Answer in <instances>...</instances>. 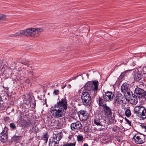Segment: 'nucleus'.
Segmentation results:
<instances>
[{
  "label": "nucleus",
  "instance_id": "obj_16",
  "mask_svg": "<svg viewBox=\"0 0 146 146\" xmlns=\"http://www.w3.org/2000/svg\"><path fill=\"white\" fill-rule=\"evenodd\" d=\"M104 121V120L102 119V118L101 119H100L99 118H98L96 117L94 120V124L98 126H102L103 125V123Z\"/></svg>",
  "mask_w": 146,
  "mask_h": 146
},
{
  "label": "nucleus",
  "instance_id": "obj_33",
  "mask_svg": "<svg viewBox=\"0 0 146 146\" xmlns=\"http://www.w3.org/2000/svg\"><path fill=\"white\" fill-rule=\"evenodd\" d=\"M53 93L55 95H57L58 94L59 91L58 90H54Z\"/></svg>",
  "mask_w": 146,
  "mask_h": 146
},
{
  "label": "nucleus",
  "instance_id": "obj_5",
  "mask_svg": "<svg viewBox=\"0 0 146 146\" xmlns=\"http://www.w3.org/2000/svg\"><path fill=\"white\" fill-rule=\"evenodd\" d=\"M67 103L66 97L62 99L58 102L54 106L55 108H59L66 111L67 108Z\"/></svg>",
  "mask_w": 146,
  "mask_h": 146
},
{
  "label": "nucleus",
  "instance_id": "obj_50",
  "mask_svg": "<svg viewBox=\"0 0 146 146\" xmlns=\"http://www.w3.org/2000/svg\"><path fill=\"white\" fill-rule=\"evenodd\" d=\"M145 68H146V66H145Z\"/></svg>",
  "mask_w": 146,
  "mask_h": 146
},
{
  "label": "nucleus",
  "instance_id": "obj_29",
  "mask_svg": "<svg viewBox=\"0 0 146 146\" xmlns=\"http://www.w3.org/2000/svg\"><path fill=\"white\" fill-rule=\"evenodd\" d=\"M9 126L10 127L13 129H15L16 127L15 123H10Z\"/></svg>",
  "mask_w": 146,
  "mask_h": 146
},
{
  "label": "nucleus",
  "instance_id": "obj_1",
  "mask_svg": "<svg viewBox=\"0 0 146 146\" xmlns=\"http://www.w3.org/2000/svg\"><path fill=\"white\" fill-rule=\"evenodd\" d=\"M134 113L142 120L146 118V109L141 106H135L134 108Z\"/></svg>",
  "mask_w": 146,
  "mask_h": 146
},
{
  "label": "nucleus",
  "instance_id": "obj_9",
  "mask_svg": "<svg viewBox=\"0 0 146 146\" xmlns=\"http://www.w3.org/2000/svg\"><path fill=\"white\" fill-rule=\"evenodd\" d=\"M7 128L5 127L3 130L0 133V140L3 143H4L7 140L8 137L7 134Z\"/></svg>",
  "mask_w": 146,
  "mask_h": 146
},
{
  "label": "nucleus",
  "instance_id": "obj_14",
  "mask_svg": "<svg viewBox=\"0 0 146 146\" xmlns=\"http://www.w3.org/2000/svg\"><path fill=\"white\" fill-rule=\"evenodd\" d=\"M134 73L133 75L135 80L138 81L141 79V74L139 72L138 69L137 68L132 69Z\"/></svg>",
  "mask_w": 146,
  "mask_h": 146
},
{
  "label": "nucleus",
  "instance_id": "obj_20",
  "mask_svg": "<svg viewBox=\"0 0 146 146\" xmlns=\"http://www.w3.org/2000/svg\"><path fill=\"white\" fill-rule=\"evenodd\" d=\"M98 101V104L99 106H102V107L103 108L104 105L106 104H104V101L103 99L100 97L99 98Z\"/></svg>",
  "mask_w": 146,
  "mask_h": 146
},
{
  "label": "nucleus",
  "instance_id": "obj_7",
  "mask_svg": "<svg viewBox=\"0 0 146 146\" xmlns=\"http://www.w3.org/2000/svg\"><path fill=\"white\" fill-rule=\"evenodd\" d=\"M64 110L59 108L58 109L55 108L51 111L53 116L57 118L63 117L64 115Z\"/></svg>",
  "mask_w": 146,
  "mask_h": 146
},
{
  "label": "nucleus",
  "instance_id": "obj_4",
  "mask_svg": "<svg viewBox=\"0 0 146 146\" xmlns=\"http://www.w3.org/2000/svg\"><path fill=\"white\" fill-rule=\"evenodd\" d=\"M81 99L84 105L85 106H90L91 102V98L89 93L87 92H82Z\"/></svg>",
  "mask_w": 146,
  "mask_h": 146
},
{
  "label": "nucleus",
  "instance_id": "obj_32",
  "mask_svg": "<svg viewBox=\"0 0 146 146\" xmlns=\"http://www.w3.org/2000/svg\"><path fill=\"white\" fill-rule=\"evenodd\" d=\"M125 120L127 123L129 124V125L130 126H131V122L129 121L128 119H126V118H125Z\"/></svg>",
  "mask_w": 146,
  "mask_h": 146
},
{
  "label": "nucleus",
  "instance_id": "obj_24",
  "mask_svg": "<svg viewBox=\"0 0 146 146\" xmlns=\"http://www.w3.org/2000/svg\"><path fill=\"white\" fill-rule=\"evenodd\" d=\"M6 17V15L0 14V21L5 19Z\"/></svg>",
  "mask_w": 146,
  "mask_h": 146
},
{
  "label": "nucleus",
  "instance_id": "obj_42",
  "mask_svg": "<svg viewBox=\"0 0 146 146\" xmlns=\"http://www.w3.org/2000/svg\"><path fill=\"white\" fill-rule=\"evenodd\" d=\"M2 61L0 60V67L2 65Z\"/></svg>",
  "mask_w": 146,
  "mask_h": 146
},
{
  "label": "nucleus",
  "instance_id": "obj_2",
  "mask_svg": "<svg viewBox=\"0 0 146 146\" xmlns=\"http://www.w3.org/2000/svg\"><path fill=\"white\" fill-rule=\"evenodd\" d=\"M43 31V30L42 29L33 28L27 29L25 30L26 36L36 37Z\"/></svg>",
  "mask_w": 146,
  "mask_h": 146
},
{
  "label": "nucleus",
  "instance_id": "obj_47",
  "mask_svg": "<svg viewBox=\"0 0 146 146\" xmlns=\"http://www.w3.org/2000/svg\"><path fill=\"white\" fill-rule=\"evenodd\" d=\"M68 86H69V87H70L71 86V85L70 84H69Z\"/></svg>",
  "mask_w": 146,
  "mask_h": 146
},
{
  "label": "nucleus",
  "instance_id": "obj_48",
  "mask_svg": "<svg viewBox=\"0 0 146 146\" xmlns=\"http://www.w3.org/2000/svg\"><path fill=\"white\" fill-rule=\"evenodd\" d=\"M144 81H146V79H144Z\"/></svg>",
  "mask_w": 146,
  "mask_h": 146
},
{
  "label": "nucleus",
  "instance_id": "obj_46",
  "mask_svg": "<svg viewBox=\"0 0 146 146\" xmlns=\"http://www.w3.org/2000/svg\"><path fill=\"white\" fill-rule=\"evenodd\" d=\"M5 89L7 90L9 89V88L8 87H6L5 88Z\"/></svg>",
  "mask_w": 146,
  "mask_h": 146
},
{
  "label": "nucleus",
  "instance_id": "obj_31",
  "mask_svg": "<svg viewBox=\"0 0 146 146\" xmlns=\"http://www.w3.org/2000/svg\"><path fill=\"white\" fill-rule=\"evenodd\" d=\"M55 141L54 140L52 141H49V144L50 146H55Z\"/></svg>",
  "mask_w": 146,
  "mask_h": 146
},
{
  "label": "nucleus",
  "instance_id": "obj_8",
  "mask_svg": "<svg viewBox=\"0 0 146 146\" xmlns=\"http://www.w3.org/2000/svg\"><path fill=\"white\" fill-rule=\"evenodd\" d=\"M134 93L139 98L146 99V92L143 90L137 87L135 89Z\"/></svg>",
  "mask_w": 146,
  "mask_h": 146
},
{
  "label": "nucleus",
  "instance_id": "obj_49",
  "mask_svg": "<svg viewBox=\"0 0 146 146\" xmlns=\"http://www.w3.org/2000/svg\"><path fill=\"white\" fill-rule=\"evenodd\" d=\"M86 75L87 76H88V74H86Z\"/></svg>",
  "mask_w": 146,
  "mask_h": 146
},
{
  "label": "nucleus",
  "instance_id": "obj_19",
  "mask_svg": "<svg viewBox=\"0 0 146 146\" xmlns=\"http://www.w3.org/2000/svg\"><path fill=\"white\" fill-rule=\"evenodd\" d=\"M136 97V96L134 95V96L131 98L130 99V101L131 103L133 104H137V101Z\"/></svg>",
  "mask_w": 146,
  "mask_h": 146
},
{
  "label": "nucleus",
  "instance_id": "obj_26",
  "mask_svg": "<svg viewBox=\"0 0 146 146\" xmlns=\"http://www.w3.org/2000/svg\"><path fill=\"white\" fill-rule=\"evenodd\" d=\"M32 130L34 133H36L38 131V129L36 126H35L33 127L32 128Z\"/></svg>",
  "mask_w": 146,
  "mask_h": 146
},
{
  "label": "nucleus",
  "instance_id": "obj_30",
  "mask_svg": "<svg viewBox=\"0 0 146 146\" xmlns=\"http://www.w3.org/2000/svg\"><path fill=\"white\" fill-rule=\"evenodd\" d=\"M132 71V70L131 69V70H126V71L122 73L121 75V76H123V77L125 74L128 71Z\"/></svg>",
  "mask_w": 146,
  "mask_h": 146
},
{
  "label": "nucleus",
  "instance_id": "obj_44",
  "mask_svg": "<svg viewBox=\"0 0 146 146\" xmlns=\"http://www.w3.org/2000/svg\"><path fill=\"white\" fill-rule=\"evenodd\" d=\"M83 146H88V145L87 144L85 143L84 145Z\"/></svg>",
  "mask_w": 146,
  "mask_h": 146
},
{
  "label": "nucleus",
  "instance_id": "obj_25",
  "mask_svg": "<svg viewBox=\"0 0 146 146\" xmlns=\"http://www.w3.org/2000/svg\"><path fill=\"white\" fill-rule=\"evenodd\" d=\"M21 36L19 31V32L16 33H15V34L11 35V37H15V36Z\"/></svg>",
  "mask_w": 146,
  "mask_h": 146
},
{
  "label": "nucleus",
  "instance_id": "obj_34",
  "mask_svg": "<svg viewBox=\"0 0 146 146\" xmlns=\"http://www.w3.org/2000/svg\"><path fill=\"white\" fill-rule=\"evenodd\" d=\"M33 71H29L28 72V76L31 75L32 76H33Z\"/></svg>",
  "mask_w": 146,
  "mask_h": 146
},
{
  "label": "nucleus",
  "instance_id": "obj_40",
  "mask_svg": "<svg viewBox=\"0 0 146 146\" xmlns=\"http://www.w3.org/2000/svg\"><path fill=\"white\" fill-rule=\"evenodd\" d=\"M117 129V128L116 127H114L112 128V130L114 131H115Z\"/></svg>",
  "mask_w": 146,
  "mask_h": 146
},
{
  "label": "nucleus",
  "instance_id": "obj_10",
  "mask_svg": "<svg viewBox=\"0 0 146 146\" xmlns=\"http://www.w3.org/2000/svg\"><path fill=\"white\" fill-rule=\"evenodd\" d=\"M129 85L127 83H124L121 86V92L124 94L130 95V89L129 88Z\"/></svg>",
  "mask_w": 146,
  "mask_h": 146
},
{
  "label": "nucleus",
  "instance_id": "obj_21",
  "mask_svg": "<svg viewBox=\"0 0 146 146\" xmlns=\"http://www.w3.org/2000/svg\"><path fill=\"white\" fill-rule=\"evenodd\" d=\"M125 114L127 117H129L131 115V113L130 110L129 109H127L125 111Z\"/></svg>",
  "mask_w": 146,
  "mask_h": 146
},
{
  "label": "nucleus",
  "instance_id": "obj_36",
  "mask_svg": "<svg viewBox=\"0 0 146 146\" xmlns=\"http://www.w3.org/2000/svg\"><path fill=\"white\" fill-rule=\"evenodd\" d=\"M9 118L8 117H5L4 118V119L5 121H7L9 120Z\"/></svg>",
  "mask_w": 146,
  "mask_h": 146
},
{
  "label": "nucleus",
  "instance_id": "obj_18",
  "mask_svg": "<svg viewBox=\"0 0 146 146\" xmlns=\"http://www.w3.org/2000/svg\"><path fill=\"white\" fill-rule=\"evenodd\" d=\"M62 137L60 134L58 133L53 135V139L54 141H59L61 139Z\"/></svg>",
  "mask_w": 146,
  "mask_h": 146
},
{
  "label": "nucleus",
  "instance_id": "obj_22",
  "mask_svg": "<svg viewBox=\"0 0 146 146\" xmlns=\"http://www.w3.org/2000/svg\"><path fill=\"white\" fill-rule=\"evenodd\" d=\"M77 139L78 142H82L83 139V137L81 135H78L77 137Z\"/></svg>",
  "mask_w": 146,
  "mask_h": 146
},
{
  "label": "nucleus",
  "instance_id": "obj_3",
  "mask_svg": "<svg viewBox=\"0 0 146 146\" xmlns=\"http://www.w3.org/2000/svg\"><path fill=\"white\" fill-rule=\"evenodd\" d=\"M98 82L96 81H93L92 82H88L85 85L84 89L86 91L95 92L98 90Z\"/></svg>",
  "mask_w": 146,
  "mask_h": 146
},
{
  "label": "nucleus",
  "instance_id": "obj_39",
  "mask_svg": "<svg viewBox=\"0 0 146 146\" xmlns=\"http://www.w3.org/2000/svg\"><path fill=\"white\" fill-rule=\"evenodd\" d=\"M123 76H121V75H120V76L119 77V78H118V79L120 80H122V79L123 78Z\"/></svg>",
  "mask_w": 146,
  "mask_h": 146
},
{
  "label": "nucleus",
  "instance_id": "obj_37",
  "mask_svg": "<svg viewBox=\"0 0 146 146\" xmlns=\"http://www.w3.org/2000/svg\"><path fill=\"white\" fill-rule=\"evenodd\" d=\"M59 141H55V144L54 145H55V146H58Z\"/></svg>",
  "mask_w": 146,
  "mask_h": 146
},
{
  "label": "nucleus",
  "instance_id": "obj_43",
  "mask_svg": "<svg viewBox=\"0 0 146 146\" xmlns=\"http://www.w3.org/2000/svg\"><path fill=\"white\" fill-rule=\"evenodd\" d=\"M132 63H132V66H135V65L136 64L134 62H132Z\"/></svg>",
  "mask_w": 146,
  "mask_h": 146
},
{
  "label": "nucleus",
  "instance_id": "obj_35",
  "mask_svg": "<svg viewBox=\"0 0 146 146\" xmlns=\"http://www.w3.org/2000/svg\"><path fill=\"white\" fill-rule=\"evenodd\" d=\"M140 125L143 128L145 129V131H146V125L143 124H141Z\"/></svg>",
  "mask_w": 146,
  "mask_h": 146
},
{
  "label": "nucleus",
  "instance_id": "obj_17",
  "mask_svg": "<svg viewBox=\"0 0 146 146\" xmlns=\"http://www.w3.org/2000/svg\"><path fill=\"white\" fill-rule=\"evenodd\" d=\"M80 116L82 117L84 119H86L88 117V114L84 111H81L80 112Z\"/></svg>",
  "mask_w": 146,
  "mask_h": 146
},
{
  "label": "nucleus",
  "instance_id": "obj_6",
  "mask_svg": "<svg viewBox=\"0 0 146 146\" xmlns=\"http://www.w3.org/2000/svg\"><path fill=\"white\" fill-rule=\"evenodd\" d=\"M145 137L142 134H136L133 137V141L138 144H142L145 142Z\"/></svg>",
  "mask_w": 146,
  "mask_h": 146
},
{
  "label": "nucleus",
  "instance_id": "obj_11",
  "mask_svg": "<svg viewBox=\"0 0 146 146\" xmlns=\"http://www.w3.org/2000/svg\"><path fill=\"white\" fill-rule=\"evenodd\" d=\"M114 96V94L112 92L107 91L106 92L104 96V101H111Z\"/></svg>",
  "mask_w": 146,
  "mask_h": 146
},
{
  "label": "nucleus",
  "instance_id": "obj_38",
  "mask_svg": "<svg viewBox=\"0 0 146 146\" xmlns=\"http://www.w3.org/2000/svg\"><path fill=\"white\" fill-rule=\"evenodd\" d=\"M1 100V98L0 96V107L1 106V105L2 104L3 102Z\"/></svg>",
  "mask_w": 146,
  "mask_h": 146
},
{
  "label": "nucleus",
  "instance_id": "obj_28",
  "mask_svg": "<svg viewBox=\"0 0 146 146\" xmlns=\"http://www.w3.org/2000/svg\"><path fill=\"white\" fill-rule=\"evenodd\" d=\"M21 63L22 64H24L26 66H27L28 67L29 66V62L28 61H23L21 62Z\"/></svg>",
  "mask_w": 146,
  "mask_h": 146
},
{
  "label": "nucleus",
  "instance_id": "obj_15",
  "mask_svg": "<svg viewBox=\"0 0 146 146\" xmlns=\"http://www.w3.org/2000/svg\"><path fill=\"white\" fill-rule=\"evenodd\" d=\"M122 98L121 94H119L117 95L113 99L114 103L117 104L122 103L123 101L122 100Z\"/></svg>",
  "mask_w": 146,
  "mask_h": 146
},
{
  "label": "nucleus",
  "instance_id": "obj_27",
  "mask_svg": "<svg viewBox=\"0 0 146 146\" xmlns=\"http://www.w3.org/2000/svg\"><path fill=\"white\" fill-rule=\"evenodd\" d=\"M21 36H23V35H25L26 36L25 30H21L19 31Z\"/></svg>",
  "mask_w": 146,
  "mask_h": 146
},
{
  "label": "nucleus",
  "instance_id": "obj_45",
  "mask_svg": "<svg viewBox=\"0 0 146 146\" xmlns=\"http://www.w3.org/2000/svg\"><path fill=\"white\" fill-rule=\"evenodd\" d=\"M66 84H65L64 86L62 87V89H64V88H65L66 87Z\"/></svg>",
  "mask_w": 146,
  "mask_h": 146
},
{
  "label": "nucleus",
  "instance_id": "obj_13",
  "mask_svg": "<svg viewBox=\"0 0 146 146\" xmlns=\"http://www.w3.org/2000/svg\"><path fill=\"white\" fill-rule=\"evenodd\" d=\"M105 115L107 116H110L112 114V112L110 107L105 104L103 108Z\"/></svg>",
  "mask_w": 146,
  "mask_h": 146
},
{
  "label": "nucleus",
  "instance_id": "obj_12",
  "mask_svg": "<svg viewBox=\"0 0 146 146\" xmlns=\"http://www.w3.org/2000/svg\"><path fill=\"white\" fill-rule=\"evenodd\" d=\"M70 127L72 130H80L82 128V125L81 122L78 121L72 123L70 125Z\"/></svg>",
  "mask_w": 146,
  "mask_h": 146
},
{
  "label": "nucleus",
  "instance_id": "obj_23",
  "mask_svg": "<svg viewBox=\"0 0 146 146\" xmlns=\"http://www.w3.org/2000/svg\"><path fill=\"white\" fill-rule=\"evenodd\" d=\"M43 140L45 141V143H46L47 142L48 137L46 134L44 135L43 137Z\"/></svg>",
  "mask_w": 146,
  "mask_h": 146
},
{
  "label": "nucleus",
  "instance_id": "obj_41",
  "mask_svg": "<svg viewBox=\"0 0 146 146\" xmlns=\"http://www.w3.org/2000/svg\"><path fill=\"white\" fill-rule=\"evenodd\" d=\"M25 82L26 83L29 84L30 82V80L29 79H27L25 80Z\"/></svg>",
  "mask_w": 146,
  "mask_h": 146
}]
</instances>
